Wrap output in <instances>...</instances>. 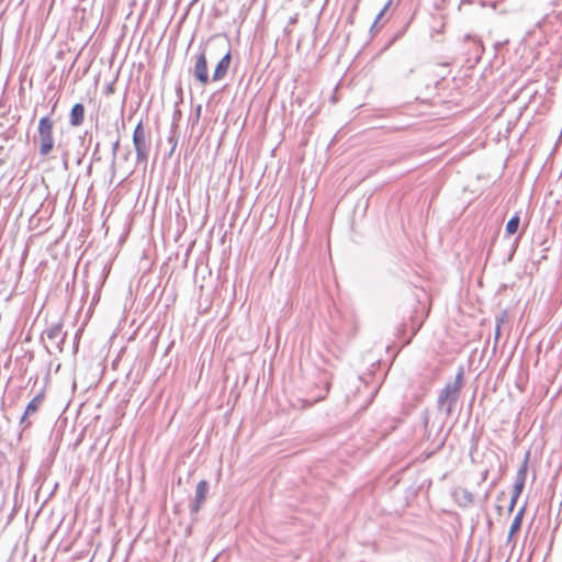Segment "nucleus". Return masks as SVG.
Returning <instances> with one entry per match:
<instances>
[{
  "label": "nucleus",
  "instance_id": "f03ea898",
  "mask_svg": "<svg viewBox=\"0 0 562 562\" xmlns=\"http://www.w3.org/2000/svg\"><path fill=\"white\" fill-rule=\"evenodd\" d=\"M133 144L136 151L137 162H146L148 159L150 143L142 122H139L133 133Z\"/></svg>",
  "mask_w": 562,
  "mask_h": 562
},
{
  "label": "nucleus",
  "instance_id": "0eeeda50",
  "mask_svg": "<svg viewBox=\"0 0 562 562\" xmlns=\"http://www.w3.org/2000/svg\"><path fill=\"white\" fill-rule=\"evenodd\" d=\"M231 64V53L227 52L222 59L217 63L214 72H213V80L217 81L223 79L228 70Z\"/></svg>",
  "mask_w": 562,
  "mask_h": 562
},
{
  "label": "nucleus",
  "instance_id": "2eb2a0df",
  "mask_svg": "<svg viewBox=\"0 0 562 562\" xmlns=\"http://www.w3.org/2000/svg\"><path fill=\"white\" fill-rule=\"evenodd\" d=\"M517 499L518 497H516L514 494L512 495V498H510V504H509V512H512L517 503Z\"/></svg>",
  "mask_w": 562,
  "mask_h": 562
},
{
  "label": "nucleus",
  "instance_id": "6e6552de",
  "mask_svg": "<svg viewBox=\"0 0 562 562\" xmlns=\"http://www.w3.org/2000/svg\"><path fill=\"white\" fill-rule=\"evenodd\" d=\"M46 336L47 339L55 345L56 347H59V344L64 340L63 335V327L60 324H54L50 327L46 329Z\"/></svg>",
  "mask_w": 562,
  "mask_h": 562
},
{
  "label": "nucleus",
  "instance_id": "39448f33",
  "mask_svg": "<svg viewBox=\"0 0 562 562\" xmlns=\"http://www.w3.org/2000/svg\"><path fill=\"white\" fill-rule=\"evenodd\" d=\"M207 492H209V483L205 480L200 481L196 485L194 501L191 506L192 513L195 514L200 510L202 504L206 499Z\"/></svg>",
  "mask_w": 562,
  "mask_h": 562
},
{
  "label": "nucleus",
  "instance_id": "7ed1b4c3",
  "mask_svg": "<svg viewBox=\"0 0 562 562\" xmlns=\"http://www.w3.org/2000/svg\"><path fill=\"white\" fill-rule=\"evenodd\" d=\"M53 121L48 117H42L38 122V136H40V154L47 156L54 147L53 138Z\"/></svg>",
  "mask_w": 562,
  "mask_h": 562
},
{
  "label": "nucleus",
  "instance_id": "423d86ee",
  "mask_svg": "<svg viewBox=\"0 0 562 562\" xmlns=\"http://www.w3.org/2000/svg\"><path fill=\"white\" fill-rule=\"evenodd\" d=\"M43 401H44L43 393H40L34 398H32V401L27 404L25 412L21 418V422H20L21 425H23L24 427H27L31 425V422H27V418L30 416L34 415L38 411Z\"/></svg>",
  "mask_w": 562,
  "mask_h": 562
},
{
  "label": "nucleus",
  "instance_id": "4468645a",
  "mask_svg": "<svg viewBox=\"0 0 562 562\" xmlns=\"http://www.w3.org/2000/svg\"><path fill=\"white\" fill-rule=\"evenodd\" d=\"M391 2L392 0L387 1L385 3V5L383 7V9L379 12L374 23H373V26L379 22V20L384 15V13L386 12V10L389 9V7L391 5Z\"/></svg>",
  "mask_w": 562,
  "mask_h": 562
},
{
  "label": "nucleus",
  "instance_id": "20e7f679",
  "mask_svg": "<svg viewBox=\"0 0 562 562\" xmlns=\"http://www.w3.org/2000/svg\"><path fill=\"white\" fill-rule=\"evenodd\" d=\"M194 76L202 83L206 85L210 81L206 57L204 53H201L195 60Z\"/></svg>",
  "mask_w": 562,
  "mask_h": 562
},
{
  "label": "nucleus",
  "instance_id": "dca6fc26",
  "mask_svg": "<svg viewBox=\"0 0 562 562\" xmlns=\"http://www.w3.org/2000/svg\"><path fill=\"white\" fill-rule=\"evenodd\" d=\"M117 147H119V140H117V142H115V143H114V145H113V151H114V153L116 151Z\"/></svg>",
  "mask_w": 562,
  "mask_h": 562
},
{
  "label": "nucleus",
  "instance_id": "9b49d317",
  "mask_svg": "<svg viewBox=\"0 0 562 562\" xmlns=\"http://www.w3.org/2000/svg\"><path fill=\"white\" fill-rule=\"evenodd\" d=\"M522 515H524V508H522V509H520V510L516 514V516H515V518H514V520H513V522H512V526H510V528H509L510 536H514V535H515V533L520 529L521 521H522Z\"/></svg>",
  "mask_w": 562,
  "mask_h": 562
},
{
  "label": "nucleus",
  "instance_id": "f3484780",
  "mask_svg": "<svg viewBox=\"0 0 562 562\" xmlns=\"http://www.w3.org/2000/svg\"><path fill=\"white\" fill-rule=\"evenodd\" d=\"M514 536H510V531L508 532V536H507V542L509 543L512 541Z\"/></svg>",
  "mask_w": 562,
  "mask_h": 562
},
{
  "label": "nucleus",
  "instance_id": "1a4fd4ad",
  "mask_svg": "<svg viewBox=\"0 0 562 562\" xmlns=\"http://www.w3.org/2000/svg\"><path fill=\"white\" fill-rule=\"evenodd\" d=\"M83 119L85 106L81 103H76L70 111L69 123L71 126H79L83 123Z\"/></svg>",
  "mask_w": 562,
  "mask_h": 562
},
{
  "label": "nucleus",
  "instance_id": "f257e3e1",
  "mask_svg": "<svg viewBox=\"0 0 562 562\" xmlns=\"http://www.w3.org/2000/svg\"><path fill=\"white\" fill-rule=\"evenodd\" d=\"M463 384L462 370L456 375L452 382L446 384L440 391L437 400L439 411L445 412L446 416H450L454 405L457 404Z\"/></svg>",
  "mask_w": 562,
  "mask_h": 562
},
{
  "label": "nucleus",
  "instance_id": "ddd939ff",
  "mask_svg": "<svg viewBox=\"0 0 562 562\" xmlns=\"http://www.w3.org/2000/svg\"><path fill=\"white\" fill-rule=\"evenodd\" d=\"M524 485H525V483L515 481L514 488H513V494L516 497L520 496V494H521V492L524 490Z\"/></svg>",
  "mask_w": 562,
  "mask_h": 562
},
{
  "label": "nucleus",
  "instance_id": "9d476101",
  "mask_svg": "<svg viewBox=\"0 0 562 562\" xmlns=\"http://www.w3.org/2000/svg\"><path fill=\"white\" fill-rule=\"evenodd\" d=\"M520 223V217L518 214L514 215L506 224V233L508 235H514L517 233Z\"/></svg>",
  "mask_w": 562,
  "mask_h": 562
},
{
  "label": "nucleus",
  "instance_id": "f8f14e48",
  "mask_svg": "<svg viewBox=\"0 0 562 562\" xmlns=\"http://www.w3.org/2000/svg\"><path fill=\"white\" fill-rule=\"evenodd\" d=\"M526 475H527V461H525L522 463V465L520 467V469L518 470L517 475H516V481L525 483Z\"/></svg>",
  "mask_w": 562,
  "mask_h": 562
}]
</instances>
